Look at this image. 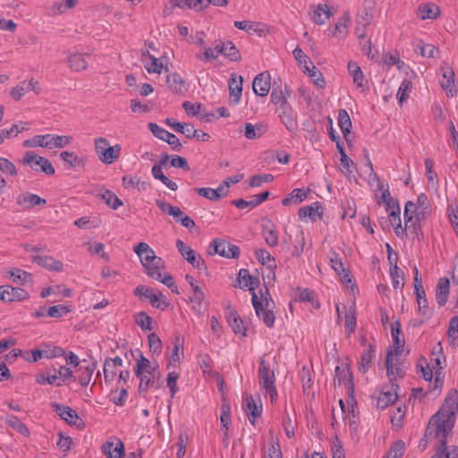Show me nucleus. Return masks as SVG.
Segmentation results:
<instances>
[{
    "label": "nucleus",
    "mask_w": 458,
    "mask_h": 458,
    "mask_svg": "<svg viewBox=\"0 0 458 458\" xmlns=\"http://www.w3.org/2000/svg\"><path fill=\"white\" fill-rule=\"evenodd\" d=\"M0 171L7 175H17V169L15 165L4 157H0Z\"/></svg>",
    "instance_id": "obj_60"
},
{
    "label": "nucleus",
    "mask_w": 458,
    "mask_h": 458,
    "mask_svg": "<svg viewBox=\"0 0 458 458\" xmlns=\"http://www.w3.org/2000/svg\"><path fill=\"white\" fill-rule=\"evenodd\" d=\"M269 195H270L269 191H266L260 194L255 195L253 197L254 199L251 200H245L243 199H238L233 200L231 202V204L240 209H243L245 208H255V207L260 205L265 200H267L269 198Z\"/></svg>",
    "instance_id": "obj_25"
},
{
    "label": "nucleus",
    "mask_w": 458,
    "mask_h": 458,
    "mask_svg": "<svg viewBox=\"0 0 458 458\" xmlns=\"http://www.w3.org/2000/svg\"><path fill=\"white\" fill-rule=\"evenodd\" d=\"M335 383L337 381L338 385H341L344 382V385L348 391V395H350L352 401H354V383L352 373L350 370L348 365H343L342 367L337 366L335 370Z\"/></svg>",
    "instance_id": "obj_9"
},
{
    "label": "nucleus",
    "mask_w": 458,
    "mask_h": 458,
    "mask_svg": "<svg viewBox=\"0 0 458 458\" xmlns=\"http://www.w3.org/2000/svg\"><path fill=\"white\" fill-rule=\"evenodd\" d=\"M95 147L98 155L104 163L111 164L114 159V147L108 145V141L104 138H98L95 140Z\"/></svg>",
    "instance_id": "obj_16"
},
{
    "label": "nucleus",
    "mask_w": 458,
    "mask_h": 458,
    "mask_svg": "<svg viewBox=\"0 0 458 458\" xmlns=\"http://www.w3.org/2000/svg\"><path fill=\"white\" fill-rule=\"evenodd\" d=\"M300 219L309 217L311 221H316L318 218L323 217V206L320 202L316 201L310 206L301 207L298 211Z\"/></svg>",
    "instance_id": "obj_19"
},
{
    "label": "nucleus",
    "mask_w": 458,
    "mask_h": 458,
    "mask_svg": "<svg viewBox=\"0 0 458 458\" xmlns=\"http://www.w3.org/2000/svg\"><path fill=\"white\" fill-rule=\"evenodd\" d=\"M47 200L38 194L25 192L17 196L16 204L23 209H30L38 205H45Z\"/></svg>",
    "instance_id": "obj_18"
},
{
    "label": "nucleus",
    "mask_w": 458,
    "mask_h": 458,
    "mask_svg": "<svg viewBox=\"0 0 458 458\" xmlns=\"http://www.w3.org/2000/svg\"><path fill=\"white\" fill-rule=\"evenodd\" d=\"M148 347L150 352L156 354H160L162 352V342L156 333H151L148 335Z\"/></svg>",
    "instance_id": "obj_58"
},
{
    "label": "nucleus",
    "mask_w": 458,
    "mask_h": 458,
    "mask_svg": "<svg viewBox=\"0 0 458 458\" xmlns=\"http://www.w3.org/2000/svg\"><path fill=\"white\" fill-rule=\"evenodd\" d=\"M281 82V80H279ZM271 102L275 105H280V107L283 106L289 105L287 102V96L283 92V89L281 83L277 85V82L275 81L273 83L272 92H271Z\"/></svg>",
    "instance_id": "obj_39"
},
{
    "label": "nucleus",
    "mask_w": 458,
    "mask_h": 458,
    "mask_svg": "<svg viewBox=\"0 0 458 458\" xmlns=\"http://www.w3.org/2000/svg\"><path fill=\"white\" fill-rule=\"evenodd\" d=\"M259 381L261 389L265 390L270 397L271 402H275L278 397L276 386V376L273 369H269L263 358L260 359L258 371Z\"/></svg>",
    "instance_id": "obj_4"
},
{
    "label": "nucleus",
    "mask_w": 458,
    "mask_h": 458,
    "mask_svg": "<svg viewBox=\"0 0 458 458\" xmlns=\"http://www.w3.org/2000/svg\"><path fill=\"white\" fill-rule=\"evenodd\" d=\"M156 204L162 210V212L172 216L176 222H178L179 217L183 215L182 211L178 207L173 206L161 199H156Z\"/></svg>",
    "instance_id": "obj_44"
},
{
    "label": "nucleus",
    "mask_w": 458,
    "mask_h": 458,
    "mask_svg": "<svg viewBox=\"0 0 458 458\" xmlns=\"http://www.w3.org/2000/svg\"><path fill=\"white\" fill-rule=\"evenodd\" d=\"M166 83L174 93L178 94L182 92L185 81L180 74L173 72L166 76Z\"/></svg>",
    "instance_id": "obj_40"
},
{
    "label": "nucleus",
    "mask_w": 458,
    "mask_h": 458,
    "mask_svg": "<svg viewBox=\"0 0 458 458\" xmlns=\"http://www.w3.org/2000/svg\"><path fill=\"white\" fill-rule=\"evenodd\" d=\"M348 71L352 76L353 82L358 88H361L364 75L360 67L356 63L351 61L348 63Z\"/></svg>",
    "instance_id": "obj_52"
},
{
    "label": "nucleus",
    "mask_w": 458,
    "mask_h": 458,
    "mask_svg": "<svg viewBox=\"0 0 458 458\" xmlns=\"http://www.w3.org/2000/svg\"><path fill=\"white\" fill-rule=\"evenodd\" d=\"M140 258L144 273L152 279L160 278V271L165 269V262L155 253V250L146 242H140L133 248Z\"/></svg>",
    "instance_id": "obj_1"
},
{
    "label": "nucleus",
    "mask_w": 458,
    "mask_h": 458,
    "mask_svg": "<svg viewBox=\"0 0 458 458\" xmlns=\"http://www.w3.org/2000/svg\"><path fill=\"white\" fill-rule=\"evenodd\" d=\"M405 449L404 442L398 440L391 446L385 458H402Z\"/></svg>",
    "instance_id": "obj_57"
},
{
    "label": "nucleus",
    "mask_w": 458,
    "mask_h": 458,
    "mask_svg": "<svg viewBox=\"0 0 458 458\" xmlns=\"http://www.w3.org/2000/svg\"><path fill=\"white\" fill-rule=\"evenodd\" d=\"M5 302L20 301L29 298L28 293L20 287L4 285Z\"/></svg>",
    "instance_id": "obj_30"
},
{
    "label": "nucleus",
    "mask_w": 458,
    "mask_h": 458,
    "mask_svg": "<svg viewBox=\"0 0 458 458\" xmlns=\"http://www.w3.org/2000/svg\"><path fill=\"white\" fill-rule=\"evenodd\" d=\"M252 305L255 309L257 316L262 319L264 324L267 327H273L276 316L273 312V310L270 308V303L268 302V300L267 297H265V304L259 301V298L258 297L256 292H253L252 294Z\"/></svg>",
    "instance_id": "obj_6"
},
{
    "label": "nucleus",
    "mask_w": 458,
    "mask_h": 458,
    "mask_svg": "<svg viewBox=\"0 0 458 458\" xmlns=\"http://www.w3.org/2000/svg\"><path fill=\"white\" fill-rule=\"evenodd\" d=\"M420 17L422 20L436 19L439 14V8L434 4H427L419 7Z\"/></svg>",
    "instance_id": "obj_47"
},
{
    "label": "nucleus",
    "mask_w": 458,
    "mask_h": 458,
    "mask_svg": "<svg viewBox=\"0 0 458 458\" xmlns=\"http://www.w3.org/2000/svg\"><path fill=\"white\" fill-rule=\"evenodd\" d=\"M420 214H416L415 217H409L404 219V229L405 232L410 230L413 233H417V231L420 228Z\"/></svg>",
    "instance_id": "obj_63"
},
{
    "label": "nucleus",
    "mask_w": 458,
    "mask_h": 458,
    "mask_svg": "<svg viewBox=\"0 0 458 458\" xmlns=\"http://www.w3.org/2000/svg\"><path fill=\"white\" fill-rule=\"evenodd\" d=\"M140 378L139 394L146 393L150 386H153L157 381L156 387L159 388L163 382L160 381V372L157 369L152 371L142 372L140 375H136Z\"/></svg>",
    "instance_id": "obj_10"
},
{
    "label": "nucleus",
    "mask_w": 458,
    "mask_h": 458,
    "mask_svg": "<svg viewBox=\"0 0 458 458\" xmlns=\"http://www.w3.org/2000/svg\"><path fill=\"white\" fill-rule=\"evenodd\" d=\"M255 257L260 262L262 265H267V269H269V274L267 275V277H271L273 280L276 279V273L275 268L276 267V265L275 263V259L271 256V254L264 250V249H257L255 250Z\"/></svg>",
    "instance_id": "obj_26"
},
{
    "label": "nucleus",
    "mask_w": 458,
    "mask_h": 458,
    "mask_svg": "<svg viewBox=\"0 0 458 458\" xmlns=\"http://www.w3.org/2000/svg\"><path fill=\"white\" fill-rule=\"evenodd\" d=\"M176 247L180 254L195 268L208 272V267L204 259L199 254H197L190 246L182 240L176 241Z\"/></svg>",
    "instance_id": "obj_7"
},
{
    "label": "nucleus",
    "mask_w": 458,
    "mask_h": 458,
    "mask_svg": "<svg viewBox=\"0 0 458 458\" xmlns=\"http://www.w3.org/2000/svg\"><path fill=\"white\" fill-rule=\"evenodd\" d=\"M443 77L445 79V81L442 82V88L446 91L447 96L453 97L455 93V90L454 91L452 89V85L454 82V71L451 68H448L444 72Z\"/></svg>",
    "instance_id": "obj_53"
},
{
    "label": "nucleus",
    "mask_w": 458,
    "mask_h": 458,
    "mask_svg": "<svg viewBox=\"0 0 458 458\" xmlns=\"http://www.w3.org/2000/svg\"><path fill=\"white\" fill-rule=\"evenodd\" d=\"M71 311V308L65 305H55L47 310V314L52 318H61Z\"/></svg>",
    "instance_id": "obj_62"
},
{
    "label": "nucleus",
    "mask_w": 458,
    "mask_h": 458,
    "mask_svg": "<svg viewBox=\"0 0 458 458\" xmlns=\"http://www.w3.org/2000/svg\"><path fill=\"white\" fill-rule=\"evenodd\" d=\"M9 275L14 283L21 284H25L31 277L30 273L20 268H13L9 271Z\"/></svg>",
    "instance_id": "obj_54"
},
{
    "label": "nucleus",
    "mask_w": 458,
    "mask_h": 458,
    "mask_svg": "<svg viewBox=\"0 0 458 458\" xmlns=\"http://www.w3.org/2000/svg\"><path fill=\"white\" fill-rule=\"evenodd\" d=\"M243 409L248 416L249 420L252 425L255 424V420L259 418L262 413V407L258 406L251 394H246L242 403Z\"/></svg>",
    "instance_id": "obj_20"
},
{
    "label": "nucleus",
    "mask_w": 458,
    "mask_h": 458,
    "mask_svg": "<svg viewBox=\"0 0 458 458\" xmlns=\"http://www.w3.org/2000/svg\"><path fill=\"white\" fill-rule=\"evenodd\" d=\"M415 294L418 302L419 311L426 319L430 318L431 312L428 309V300L426 298V292L420 291V293H415Z\"/></svg>",
    "instance_id": "obj_50"
},
{
    "label": "nucleus",
    "mask_w": 458,
    "mask_h": 458,
    "mask_svg": "<svg viewBox=\"0 0 458 458\" xmlns=\"http://www.w3.org/2000/svg\"><path fill=\"white\" fill-rule=\"evenodd\" d=\"M310 190L305 189H294L288 197L282 200L284 206H290L291 204H299L302 202L308 196Z\"/></svg>",
    "instance_id": "obj_36"
},
{
    "label": "nucleus",
    "mask_w": 458,
    "mask_h": 458,
    "mask_svg": "<svg viewBox=\"0 0 458 458\" xmlns=\"http://www.w3.org/2000/svg\"><path fill=\"white\" fill-rule=\"evenodd\" d=\"M303 72L307 73L313 83L319 89H324L326 86V81L322 74V72L316 68L311 61H310L309 65H303Z\"/></svg>",
    "instance_id": "obj_31"
},
{
    "label": "nucleus",
    "mask_w": 458,
    "mask_h": 458,
    "mask_svg": "<svg viewBox=\"0 0 458 458\" xmlns=\"http://www.w3.org/2000/svg\"><path fill=\"white\" fill-rule=\"evenodd\" d=\"M390 276L392 279L393 287L394 289L403 288L404 285L403 279H404V273L402 271V269L397 266V264H394L390 267Z\"/></svg>",
    "instance_id": "obj_46"
},
{
    "label": "nucleus",
    "mask_w": 458,
    "mask_h": 458,
    "mask_svg": "<svg viewBox=\"0 0 458 458\" xmlns=\"http://www.w3.org/2000/svg\"><path fill=\"white\" fill-rule=\"evenodd\" d=\"M442 428L443 427L441 424H439L436 420L432 421V419L430 418L428 420L427 428L425 430V434H424L423 437L420 439L418 447L421 451H424L427 449L428 443L433 438L440 437L441 431L445 432V434L448 432V431H445V428H444L443 429H442Z\"/></svg>",
    "instance_id": "obj_11"
},
{
    "label": "nucleus",
    "mask_w": 458,
    "mask_h": 458,
    "mask_svg": "<svg viewBox=\"0 0 458 458\" xmlns=\"http://www.w3.org/2000/svg\"><path fill=\"white\" fill-rule=\"evenodd\" d=\"M134 294L140 298L148 299L150 304L158 310H166L170 303L169 301H163L162 304H157V294L153 293V289L143 284L138 285L134 290Z\"/></svg>",
    "instance_id": "obj_12"
},
{
    "label": "nucleus",
    "mask_w": 458,
    "mask_h": 458,
    "mask_svg": "<svg viewBox=\"0 0 458 458\" xmlns=\"http://www.w3.org/2000/svg\"><path fill=\"white\" fill-rule=\"evenodd\" d=\"M268 130V125L265 123L252 124L247 123L244 125V135L248 140H255L264 135Z\"/></svg>",
    "instance_id": "obj_27"
},
{
    "label": "nucleus",
    "mask_w": 458,
    "mask_h": 458,
    "mask_svg": "<svg viewBox=\"0 0 458 458\" xmlns=\"http://www.w3.org/2000/svg\"><path fill=\"white\" fill-rule=\"evenodd\" d=\"M38 157H41L40 156L37 155L33 151H27L24 154V157L22 159H21L19 162L25 165H30L32 170L38 172L40 168V162L38 160Z\"/></svg>",
    "instance_id": "obj_48"
},
{
    "label": "nucleus",
    "mask_w": 458,
    "mask_h": 458,
    "mask_svg": "<svg viewBox=\"0 0 458 458\" xmlns=\"http://www.w3.org/2000/svg\"><path fill=\"white\" fill-rule=\"evenodd\" d=\"M215 49H216V53H220L230 61L238 62L242 58L239 50L232 41H227L226 43L220 40L216 41Z\"/></svg>",
    "instance_id": "obj_17"
},
{
    "label": "nucleus",
    "mask_w": 458,
    "mask_h": 458,
    "mask_svg": "<svg viewBox=\"0 0 458 458\" xmlns=\"http://www.w3.org/2000/svg\"><path fill=\"white\" fill-rule=\"evenodd\" d=\"M148 127L155 137L167 142L174 150H181L182 143L176 135L167 131L166 130L160 127L158 124L155 123H149L148 124Z\"/></svg>",
    "instance_id": "obj_8"
},
{
    "label": "nucleus",
    "mask_w": 458,
    "mask_h": 458,
    "mask_svg": "<svg viewBox=\"0 0 458 458\" xmlns=\"http://www.w3.org/2000/svg\"><path fill=\"white\" fill-rule=\"evenodd\" d=\"M32 260L36 262L40 267H43L48 270L53 271H61L63 268V264L61 261L55 259L53 257L49 256H35Z\"/></svg>",
    "instance_id": "obj_32"
},
{
    "label": "nucleus",
    "mask_w": 458,
    "mask_h": 458,
    "mask_svg": "<svg viewBox=\"0 0 458 458\" xmlns=\"http://www.w3.org/2000/svg\"><path fill=\"white\" fill-rule=\"evenodd\" d=\"M350 16L348 13H344L335 24L334 30L332 32L333 37H336L338 33L346 32L347 24L350 21Z\"/></svg>",
    "instance_id": "obj_59"
},
{
    "label": "nucleus",
    "mask_w": 458,
    "mask_h": 458,
    "mask_svg": "<svg viewBox=\"0 0 458 458\" xmlns=\"http://www.w3.org/2000/svg\"><path fill=\"white\" fill-rule=\"evenodd\" d=\"M170 3L173 6L180 8L188 7L190 9H196L199 11L208 7L207 4L202 5V0H170Z\"/></svg>",
    "instance_id": "obj_49"
},
{
    "label": "nucleus",
    "mask_w": 458,
    "mask_h": 458,
    "mask_svg": "<svg viewBox=\"0 0 458 458\" xmlns=\"http://www.w3.org/2000/svg\"><path fill=\"white\" fill-rule=\"evenodd\" d=\"M54 373L57 374L58 378L61 379L65 385H69L71 382H75L77 377L74 375L75 371L71 367L66 365L52 364Z\"/></svg>",
    "instance_id": "obj_28"
},
{
    "label": "nucleus",
    "mask_w": 458,
    "mask_h": 458,
    "mask_svg": "<svg viewBox=\"0 0 458 458\" xmlns=\"http://www.w3.org/2000/svg\"><path fill=\"white\" fill-rule=\"evenodd\" d=\"M55 412L70 425H76L79 420L77 412L69 406L54 403L51 404Z\"/></svg>",
    "instance_id": "obj_24"
},
{
    "label": "nucleus",
    "mask_w": 458,
    "mask_h": 458,
    "mask_svg": "<svg viewBox=\"0 0 458 458\" xmlns=\"http://www.w3.org/2000/svg\"><path fill=\"white\" fill-rule=\"evenodd\" d=\"M153 369L149 360L140 355V358L137 360V366L134 368V372L136 375H140L142 372L152 371Z\"/></svg>",
    "instance_id": "obj_64"
},
{
    "label": "nucleus",
    "mask_w": 458,
    "mask_h": 458,
    "mask_svg": "<svg viewBox=\"0 0 458 458\" xmlns=\"http://www.w3.org/2000/svg\"><path fill=\"white\" fill-rule=\"evenodd\" d=\"M227 322L235 334H242L246 336V327L243 326V321L237 314L236 310H231L227 315Z\"/></svg>",
    "instance_id": "obj_34"
},
{
    "label": "nucleus",
    "mask_w": 458,
    "mask_h": 458,
    "mask_svg": "<svg viewBox=\"0 0 458 458\" xmlns=\"http://www.w3.org/2000/svg\"><path fill=\"white\" fill-rule=\"evenodd\" d=\"M204 300L205 294L203 291L199 286H194L190 301L192 303L191 309L198 315H201L206 310V307H204Z\"/></svg>",
    "instance_id": "obj_29"
},
{
    "label": "nucleus",
    "mask_w": 458,
    "mask_h": 458,
    "mask_svg": "<svg viewBox=\"0 0 458 458\" xmlns=\"http://www.w3.org/2000/svg\"><path fill=\"white\" fill-rule=\"evenodd\" d=\"M376 356V348L372 344H369L368 349L364 350L360 356V361L359 362V371L366 373L372 363L373 359Z\"/></svg>",
    "instance_id": "obj_33"
},
{
    "label": "nucleus",
    "mask_w": 458,
    "mask_h": 458,
    "mask_svg": "<svg viewBox=\"0 0 458 458\" xmlns=\"http://www.w3.org/2000/svg\"><path fill=\"white\" fill-rule=\"evenodd\" d=\"M280 109L279 117L281 122L284 124L287 131L293 132L298 127L294 111L290 105L283 106Z\"/></svg>",
    "instance_id": "obj_21"
},
{
    "label": "nucleus",
    "mask_w": 458,
    "mask_h": 458,
    "mask_svg": "<svg viewBox=\"0 0 458 458\" xmlns=\"http://www.w3.org/2000/svg\"><path fill=\"white\" fill-rule=\"evenodd\" d=\"M240 248L237 245L230 243L223 239L213 240L208 250V253L211 256L218 254L226 259H238L240 256Z\"/></svg>",
    "instance_id": "obj_5"
},
{
    "label": "nucleus",
    "mask_w": 458,
    "mask_h": 458,
    "mask_svg": "<svg viewBox=\"0 0 458 458\" xmlns=\"http://www.w3.org/2000/svg\"><path fill=\"white\" fill-rule=\"evenodd\" d=\"M61 158L68 163L72 167L81 166L83 165L82 159L79 158L73 152L64 151L60 154Z\"/></svg>",
    "instance_id": "obj_61"
},
{
    "label": "nucleus",
    "mask_w": 458,
    "mask_h": 458,
    "mask_svg": "<svg viewBox=\"0 0 458 458\" xmlns=\"http://www.w3.org/2000/svg\"><path fill=\"white\" fill-rule=\"evenodd\" d=\"M397 390L383 391L377 398V406L378 409H386L397 400Z\"/></svg>",
    "instance_id": "obj_38"
},
{
    "label": "nucleus",
    "mask_w": 458,
    "mask_h": 458,
    "mask_svg": "<svg viewBox=\"0 0 458 458\" xmlns=\"http://www.w3.org/2000/svg\"><path fill=\"white\" fill-rule=\"evenodd\" d=\"M72 142V137L66 135L45 134L36 135L32 139L23 141V147H41L52 149L53 148H64Z\"/></svg>",
    "instance_id": "obj_3"
},
{
    "label": "nucleus",
    "mask_w": 458,
    "mask_h": 458,
    "mask_svg": "<svg viewBox=\"0 0 458 458\" xmlns=\"http://www.w3.org/2000/svg\"><path fill=\"white\" fill-rule=\"evenodd\" d=\"M271 77L268 72L259 73L253 80L252 89L254 93L260 97H266L271 88Z\"/></svg>",
    "instance_id": "obj_13"
},
{
    "label": "nucleus",
    "mask_w": 458,
    "mask_h": 458,
    "mask_svg": "<svg viewBox=\"0 0 458 458\" xmlns=\"http://www.w3.org/2000/svg\"><path fill=\"white\" fill-rule=\"evenodd\" d=\"M400 213H401V211L392 210L388 214V216H389L390 226H393L394 229L395 234L398 237L403 239L405 236V229L403 228V226H402Z\"/></svg>",
    "instance_id": "obj_41"
},
{
    "label": "nucleus",
    "mask_w": 458,
    "mask_h": 458,
    "mask_svg": "<svg viewBox=\"0 0 458 458\" xmlns=\"http://www.w3.org/2000/svg\"><path fill=\"white\" fill-rule=\"evenodd\" d=\"M333 15V13L329 10V7L325 4H319L312 13V20L316 24L322 25Z\"/></svg>",
    "instance_id": "obj_37"
},
{
    "label": "nucleus",
    "mask_w": 458,
    "mask_h": 458,
    "mask_svg": "<svg viewBox=\"0 0 458 458\" xmlns=\"http://www.w3.org/2000/svg\"><path fill=\"white\" fill-rule=\"evenodd\" d=\"M69 67L74 72H81L87 68L88 63L81 54H73L68 57Z\"/></svg>",
    "instance_id": "obj_45"
},
{
    "label": "nucleus",
    "mask_w": 458,
    "mask_h": 458,
    "mask_svg": "<svg viewBox=\"0 0 458 458\" xmlns=\"http://www.w3.org/2000/svg\"><path fill=\"white\" fill-rule=\"evenodd\" d=\"M392 355V351L388 350L386 357V374L390 379L392 389L397 390L399 386L394 382L395 380V377H403L405 376V371L400 365L394 368Z\"/></svg>",
    "instance_id": "obj_15"
},
{
    "label": "nucleus",
    "mask_w": 458,
    "mask_h": 458,
    "mask_svg": "<svg viewBox=\"0 0 458 458\" xmlns=\"http://www.w3.org/2000/svg\"><path fill=\"white\" fill-rule=\"evenodd\" d=\"M234 27L251 35L258 34L262 36L267 31L266 25L250 21H234Z\"/></svg>",
    "instance_id": "obj_22"
},
{
    "label": "nucleus",
    "mask_w": 458,
    "mask_h": 458,
    "mask_svg": "<svg viewBox=\"0 0 458 458\" xmlns=\"http://www.w3.org/2000/svg\"><path fill=\"white\" fill-rule=\"evenodd\" d=\"M449 292V279L447 277L439 278L436 287V301L438 306L443 307L447 302Z\"/></svg>",
    "instance_id": "obj_23"
},
{
    "label": "nucleus",
    "mask_w": 458,
    "mask_h": 458,
    "mask_svg": "<svg viewBox=\"0 0 458 458\" xmlns=\"http://www.w3.org/2000/svg\"><path fill=\"white\" fill-rule=\"evenodd\" d=\"M338 125L345 138L348 140V135L352 129V121L345 109H341L338 114Z\"/></svg>",
    "instance_id": "obj_42"
},
{
    "label": "nucleus",
    "mask_w": 458,
    "mask_h": 458,
    "mask_svg": "<svg viewBox=\"0 0 458 458\" xmlns=\"http://www.w3.org/2000/svg\"><path fill=\"white\" fill-rule=\"evenodd\" d=\"M458 411V391L451 389L439 411L430 418L442 425V429L451 431L454 426L455 415Z\"/></svg>",
    "instance_id": "obj_2"
},
{
    "label": "nucleus",
    "mask_w": 458,
    "mask_h": 458,
    "mask_svg": "<svg viewBox=\"0 0 458 458\" xmlns=\"http://www.w3.org/2000/svg\"><path fill=\"white\" fill-rule=\"evenodd\" d=\"M242 83L243 77L242 75H236L235 73H233L228 80L231 104L237 105L240 102L242 93Z\"/></svg>",
    "instance_id": "obj_14"
},
{
    "label": "nucleus",
    "mask_w": 458,
    "mask_h": 458,
    "mask_svg": "<svg viewBox=\"0 0 458 458\" xmlns=\"http://www.w3.org/2000/svg\"><path fill=\"white\" fill-rule=\"evenodd\" d=\"M238 282L243 283V286L242 288L248 287L249 290L253 294L255 292V288L259 285V280L258 277L252 276L248 269H241L238 274Z\"/></svg>",
    "instance_id": "obj_35"
},
{
    "label": "nucleus",
    "mask_w": 458,
    "mask_h": 458,
    "mask_svg": "<svg viewBox=\"0 0 458 458\" xmlns=\"http://www.w3.org/2000/svg\"><path fill=\"white\" fill-rule=\"evenodd\" d=\"M134 322L138 325L142 330H152L153 329V318L145 311H140L134 315Z\"/></svg>",
    "instance_id": "obj_43"
},
{
    "label": "nucleus",
    "mask_w": 458,
    "mask_h": 458,
    "mask_svg": "<svg viewBox=\"0 0 458 458\" xmlns=\"http://www.w3.org/2000/svg\"><path fill=\"white\" fill-rule=\"evenodd\" d=\"M6 423L9 427L15 429L22 436H30V430L28 427L24 423H22L16 416H8L6 419Z\"/></svg>",
    "instance_id": "obj_51"
},
{
    "label": "nucleus",
    "mask_w": 458,
    "mask_h": 458,
    "mask_svg": "<svg viewBox=\"0 0 458 458\" xmlns=\"http://www.w3.org/2000/svg\"><path fill=\"white\" fill-rule=\"evenodd\" d=\"M220 421L222 426L227 430L231 423V407L228 402H224L221 405ZM225 437H227V431L225 432Z\"/></svg>",
    "instance_id": "obj_55"
},
{
    "label": "nucleus",
    "mask_w": 458,
    "mask_h": 458,
    "mask_svg": "<svg viewBox=\"0 0 458 458\" xmlns=\"http://www.w3.org/2000/svg\"><path fill=\"white\" fill-rule=\"evenodd\" d=\"M412 88L411 81L410 80L404 79L401 83L398 92L397 98L399 100V104H403V102L406 101L409 98V92Z\"/></svg>",
    "instance_id": "obj_56"
}]
</instances>
